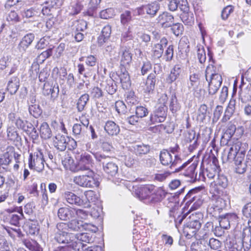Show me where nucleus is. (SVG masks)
<instances>
[{"label":"nucleus","instance_id":"473e14b6","mask_svg":"<svg viewBox=\"0 0 251 251\" xmlns=\"http://www.w3.org/2000/svg\"><path fill=\"white\" fill-rule=\"evenodd\" d=\"M91 157L90 155H81L79 163V167L80 170H89L91 166Z\"/></svg>","mask_w":251,"mask_h":251},{"label":"nucleus","instance_id":"603ef678","mask_svg":"<svg viewBox=\"0 0 251 251\" xmlns=\"http://www.w3.org/2000/svg\"><path fill=\"white\" fill-rule=\"evenodd\" d=\"M6 20L10 24H13L20 21V17L15 11H11L6 15Z\"/></svg>","mask_w":251,"mask_h":251},{"label":"nucleus","instance_id":"f03ea898","mask_svg":"<svg viewBox=\"0 0 251 251\" xmlns=\"http://www.w3.org/2000/svg\"><path fill=\"white\" fill-rule=\"evenodd\" d=\"M45 162L44 155L41 150H37L34 153L30 154L28 159V166L30 169L40 172L44 169Z\"/></svg>","mask_w":251,"mask_h":251},{"label":"nucleus","instance_id":"4d7b16f0","mask_svg":"<svg viewBox=\"0 0 251 251\" xmlns=\"http://www.w3.org/2000/svg\"><path fill=\"white\" fill-rule=\"evenodd\" d=\"M223 210L220 209L218 207L214 206L213 204H210L207 208V212L212 216L215 217H219L221 215H220Z\"/></svg>","mask_w":251,"mask_h":251},{"label":"nucleus","instance_id":"4c0bfd02","mask_svg":"<svg viewBox=\"0 0 251 251\" xmlns=\"http://www.w3.org/2000/svg\"><path fill=\"white\" fill-rule=\"evenodd\" d=\"M237 156V152L234 151L232 146L227 150L225 149L224 153H223V158L226 161H231L234 160L235 161Z\"/></svg>","mask_w":251,"mask_h":251},{"label":"nucleus","instance_id":"a211bd4d","mask_svg":"<svg viewBox=\"0 0 251 251\" xmlns=\"http://www.w3.org/2000/svg\"><path fill=\"white\" fill-rule=\"evenodd\" d=\"M211 62L212 63L207 66L205 72V76L207 81H208V76L212 77L216 75H221L220 74L221 65L216 64L213 60Z\"/></svg>","mask_w":251,"mask_h":251},{"label":"nucleus","instance_id":"c03bdc74","mask_svg":"<svg viewBox=\"0 0 251 251\" xmlns=\"http://www.w3.org/2000/svg\"><path fill=\"white\" fill-rule=\"evenodd\" d=\"M89 99V96L87 94L82 95L78 100L77 108L78 111L81 112L84 108Z\"/></svg>","mask_w":251,"mask_h":251},{"label":"nucleus","instance_id":"13d9d810","mask_svg":"<svg viewBox=\"0 0 251 251\" xmlns=\"http://www.w3.org/2000/svg\"><path fill=\"white\" fill-rule=\"evenodd\" d=\"M183 231L184 236L187 238L190 239L195 236L198 230L184 225Z\"/></svg>","mask_w":251,"mask_h":251},{"label":"nucleus","instance_id":"c756f323","mask_svg":"<svg viewBox=\"0 0 251 251\" xmlns=\"http://www.w3.org/2000/svg\"><path fill=\"white\" fill-rule=\"evenodd\" d=\"M19 86V79L17 77H12L8 82L7 90L11 95H13L17 92Z\"/></svg>","mask_w":251,"mask_h":251},{"label":"nucleus","instance_id":"4be33fe9","mask_svg":"<svg viewBox=\"0 0 251 251\" xmlns=\"http://www.w3.org/2000/svg\"><path fill=\"white\" fill-rule=\"evenodd\" d=\"M235 109L236 100L232 99L229 102L221 121L225 123L229 120L234 113Z\"/></svg>","mask_w":251,"mask_h":251},{"label":"nucleus","instance_id":"c9c22d12","mask_svg":"<svg viewBox=\"0 0 251 251\" xmlns=\"http://www.w3.org/2000/svg\"><path fill=\"white\" fill-rule=\"evenodd\" d=\"M7 136L8 140L12 141L18 142L21 140L16 128L14 126H9L7 127Z\"/></svg>","mask_w":251,"mask_h":251},{"label":"nucleus","instance_id":"052dcab7","mask_svg":"<svg viewBox=\"0 0 251 251\" xmlns=\"http://www.w3.org/2000/svg\"><path fill=\"white\" fill-rule=\"evenodd\" d=\"M163 48H162L161 45L156 44L154 45L153 48V56L156 58H160L163 52Z\"/></svg>","mask_w":251,"mask_h":251},{"label":"nucleus","instance_id":"e2e57ef3","mask_svg":"<svg viewBox=\"0 0 251 251\" xmlns=\"http://www.w3.org/2000/svg\"><path fill=\"white\" fill-rule=\"evenodd\" d=\"M84 128L80 124H75L73 127V134L76 136H81L83 134Z\"/></svg>","mask_w":251,"mask_h":251},{"label":"nucleus","instance_id":"72a5a7b5","mask_svg":"<svg viewBox=\"0 0 251 251\" xmlns=\"http://www.w3.org/2000/svg\"><path fill=\"white\" fill-rule=\"evenodd\" d=\"M196 215L201 216V214H197L196 213L195 215H194V213L192 214V215L189 216V221L187 222L185 225L188 226L190 228H193L198 230L201 226V224L199 219L196 218Z\"/></svg>","mask_w":251,"mask_h":251},{"label":"nucleus","instance_id":"39448f33","mask_svg":"<svg viewBox=\"0 0 251 251\" xmlns=\"http://www.w3.org/2000/svg\"><path fill=\"white\" fill-rule=\"evenodd\" d=\"M159 158L160 162L163 165H170L171 169L175 168L181 161L180 157L177 154H175V159L173 160L172 156L170 151L165 150L160 151Z\"/></svg>","mask_w":251,"mask_h":251},{"label":"nucleus","instance_id":"9d476101","mask_svg":"<svg viewBox=\"0 0 251 251\" xmlns=\"http://www.w3.org/2000/svg\"><path fill=\"white\" fill-rule=\"evenodd\" d=\"M63 197L66 201L71 205L87 207L86 202L84 200L73 192L66 191L64 192Z\"/></svg>","mask_w":251,"mask_h":251},{"label":"nucleus","instance_id":"3c124183","mask_svg":"<svg viewBox=\"0 0 251 251\" xmlns=\"http://www.w3.org/2000/svg\"><path fill=\"white\" fill-rule=\"evenodd\" d=\"M28 110L30 114L35 118L39 117L42 114V110L39 105H31L29 106Z\"/></svg>","mask_w":251,"mask_h":251},{"label":"nucleus","instance_id":"e433bc0d","mask_svg":"<svg viewBox=\"0 0 251 251\" xmlns=\"http://www.w3.org/2000/svg\"><path fill=\"white\" fill-rule=\"evenodd\" d=\"M217 161V159L216 158H214L212 162L213 165H210L209 167L207 168L205 172H204V174H205L207 177L210 179L213 178L217 174L218 172L217 170L218 168L216 165Z\"/></svg>","mask_w":251,"mask_h":251},{"label":"nucleus","instance_id":"ea45409f","mask_svg":"<svg viewBox=\"0 0 251 251\" xmlns=\"http://www.w3.org/2000/svg\"><path fill=\"white\" fill-rule=\"evenodd\" d=\"M25 230L28 234L30 235H34L38 233L39 228L37 222L34 221L28 222L25 226Z\"/></svg>","mask_w":251,"mask_h":251},{"label":"nucleus","instance_id":"7ed1b4c3","mask_svg":"<svg viewBox=\"0 0 251 251\" xmlns=\"http://www.w3.org/2000/svg\"><path fill=\"white\" fill-rule=\"evenodd\" d=\"M92 235L88 233H81L75 235V239L71 244L72 248L75 251H83L86 245L84 243L93 242Z\"/></svg>","mask_w":251,"mask_h":251},{"label":"nucleus","instance_id":"b1692460","mask_svg":"<svg viewBox=\"0 0 251 251\" xmlns=\"http://www.w3.org/2000/svg\"><path fill=\"white\" fill-rule=\"evenodd\" d=\"M104 130L109 135H117L120 131L119 126L112 121H107L104 126Z\"/></svg>","mask_w":251,"mask_h":251},{"label":"nucleus","instance_id":"680f3d73","mask_svg":"<svg viewBox=\"0 0 251 251\" xmlns=\"http://www.w3.org/2000/svg\"><path fill=\"white\" fill-rule=\"evenodd\" d=\"M135 113L139 118H142L147 116L149 113V111L146 107L142 106H139L136 107Z\"/></svg>","mask_w":251,"mask_h":251},{"label":"nucleus","instance_id":"20e7f679","mask_svg":"<svg viewBox=\"0 0 251 251\" xmlns=\"http://www.w3.org/2000/svg\"><path fill=\"white\" fill-rule=\"evenodd\" d=\"M167 107L165 105V102L162 104L156 105L155 110L150 115V122L151 124L163 122L167 117Z\"/></svg>","mask_w":251,"mask_h":251},{"label":"nucleus","instance_id":"a19ab883","mask_svg":"<svg viewBox=\"0 0 251 251\" xmlns=\"http://www.w3.org/2000/svg\"><path fill=\"white\" fill-rule=\"evenodd\" d=\"M156 83V75L154 74H150L147 79L146 91L150 93L152 91L155 87Z\"/></svg>","mask_w":251,"mask_h":251},{"label":"nucleus","instance_id":"5701e85b","mask_svg":"<svg viewBox=\"0 0 251 251\" xmlns=\"http://www.w3.org/2000/svg\"><path fill=\"white\" fill-rule=\"evenodd\" d=\"M244 157H236L234 161L235 172L239 174H243L247 170L248 165L246 161H244Z\"/></svg>","mask_w":251,"mask_h":251},{"label":"nucleus","instance_id":"de8ad7c7","mask_svg":"<svg viewBox=\"0 0 251 251\" xmlns=\"http://www.w3.org/2000/svg\"><path fill=\"white\" fill-rule=\"evenodd\" d=\"M120 20L122 25H127L132 20L131 12L128 10L124 12L121 14Z\"/></svg>","mask_w":251,"mask_h":251},{"label":"nucleus","instance_id":"338daca9","mask_svg":"<svg viewBox=\"0 0 251 251\" xmlns=\"http://www.w3.org/2000/svg\"><path fill=\"white\" fill-rule=\"evenodd\" d=\"M126 101L128 104L131 105H135L137 103V100L134 92L130 91L127 94Z\"/></svg>","mask_w":251,"mask_h":251},{"label":"nucleus","instance_id":"aec40b11","mask_svg":"<svg viewBox=\"0 0 251 251\" xmlns=\"http://www.w3.org/2000/svg\"><path fill=\"white\" fill-rule=\"evenodd\" d=\"M102 166L103 171L108 175L109 177H114L117 175L118 172V165L113 162L112 160L105 162Z\"/></svg>","mask_w":251,"mask_h":251},{"label":"nucleus","instance_id":"4468645a","mask_svg":"<svg viewBox=\"0 0 251 251\" xmlns=\"http://www.w3.org/2000/svg\"><path fill=\"white\" fill-rule=\"evenodd\" d=\"M35 38L34 34L31 33L25 35L17 46V49L22 54L25 52L27 49L31 44Z\"/></svg>","mask_w":251,"mask_h":251},{"label":"nucleus","instance_id":"2eb2a0df","mask_svg":"<svg viewBox=\"0 0 251 251\" xmlns=\"http://www.w3.org/2000/svg\"><path fill=\"white\" fill-rule=\"evenodd\" d=\"M119 56L120 57L121 65L126 66L129 65L132 61V54L129 50L126 47H121L119 52Z\"/></svg>","mask_w":251,"mask_h":251},{"label":"nucleus","instance_id":"37998d69","mask_svg":"<svg viewBox=\"0 0 251 251\" xmlns=\"http://www.w3.org/2000/svg\"><path fill=\"white\" fill-rule=\"evenodd\" d=\"M180 18L183 23L186 25H191L194 23V18L192 12L182 13Z\"/></svg>","mask_w":251,"mask_h":251},{"label":"nucleus","instance_id":"5fc2aeb1","mask_svg":"<svg viewBox=\"0 0 251 251\" xmlns=\"http://www.w3.org/2000/svg\"><path fill=\"white\" fill-rule=\"evenodd\" d=\"M197 58L200 63L203 64L206 60V52L203 47L200 46L197 47Z\"/></svg>","mask_w":251,"mask_h":251},{"label":"nucleus","instance_id":"7c9ffc66","mask_svg":"<svg viewBox=\"0 0 251 251\" xmlns=\"http://www.w3.org/2000/svg\"><path fill=\"white\" fill-rule=\"evenodd\" d=\"M39 132L41 137L44 140L50 139L52 136L51 130L46 122H43L41 125Z\"/></svg>","mask_w":251,"mask_h":251},{"label":"nucleus","instance_id":"c85d7f7f","mask_svg":"<svg viewBox=\"0 0 251 251\" xmlns=\"http://www.w3.org/2000/svg\"><path fill=\"white\" fill-rule=\"evenodd\" d=\"M165 195V192L161 189L158 188L155 190L154 188L150 196L149 203H156L159 202L164 198Z\"/></svg>","mask_w":251,"mask_h":251},{"label":"nucleus","instance_id":"864d4df0","mask_svg":"<svg viewBox=\"0 0 251 251\" xmlns=\"http://www.w3.org/2000/svg\"><path fill=\"white\" fill-rule=\"evenodd\" d=\"M115 15V11L113 8H107L100 12V16L101 18L108 19L113 18Z\"/></svg>","mask_w":251,"mask_h":251},{"label":"nucleus","instance_id":"9b49d317","mask_svg":"<svg viewBox=\"0 0 251 251\" xmlns=\"http://www.w3.org/2000/svg\"><path fill=\"white\" fill-rule=\"evenodd\" d=\"M59 88L58 84L52 86L49 82L45 83L43 88V94L45 96L50 97L51 100L54 101L58 97Z\"/></svg>","mask_w":251,"mask_h":251},{"label":"nucleus","instance_id":"bf43d9fd","mask_svg":"<svg viewBox=\"0 0 251 251\" xmlns=\"http://www.w3.org/2000/svg\"><path fill=\"white\" fill-rule=\"evenodd\" d=\"M115 107L119 114H126L127 112V108L123 101L118 100L115 102Z\"/></svg>","mask_w":251,"mask_h":251},{"label":"nucleus","instance_id":"6e6552de","mask_svg":"<svg viewBox=\"0 0 251 251\" xmlns=\"http://www.w3.org/2000/svg\"><path fill=\"white\" fill-rule=\"evenodd\" d=\"M19 64V61L16 58H13L9 55L4 56L0 59V69L4 70L10 66L9 75H11L16 71Z\"/></svg>","mask_w":251,"mask_h":251},{"label":"nucleus","instance_id":"ddd939ff","mask_svg":"<svg viewBox=\"0 0 251 251\" xmlns=\"http://www.w3.org/2000/svg\"><path fill=\"white\" fill-rule=\"evenodd\" d=\"M244 133V129L242 126L238 127L236 128V126L233 124L229 123L226 126V130L222 139L226 138L227 141L229 140L233 135L236 133L238 134V137L241 136Z\"/></svg>","mask_w":251,"mask_h":251},{"label":"nucleus","instance_id":"cd10ccee","mask_svg":"<svg viewBox=\"0 0 251 251\" xmlns=\"http://www.w3.org/2000/svg\"><path fill=\"white\" fill-rule=\"evenodd\" d=\"M191 251H208V241L201 239L197 242H194L191 246Z\"/></svg>","mask_w":251,"mask_h":251},{"label":"nucleus","instance_id":"79ce46f5","mask_svg":"<svg viewBox=\"0 0 251 251\" xmlns=\"http://www.w3.org/2000/svg\"><path fill=\"white\" fill-rule=\"evenodd\" d=\"M59 0H47L44 2L46 5L44 6L42 9V12L43 15H48L50 11V9L57 6V3Z\"/></svg>","mask_w":251,"mask_h":251},{"label":"nucleus","instance_id":"09e8293b","mask_svg":"<svg viewBox=\"0 0 251 251\" xmlns=\"http://www.w3.org/2000/svg\"><path fill=\"white\" fill-rule=\"evenodd\" d=\"M25 245L31 251H43L42 248L34 240H32L31 241H26Z\"/></svg>","mask_w":251,"mask_h":251},{"label":"nucleus","instance_id":"1a4fd4ad","mask_svg":"<svg viewBox=\"0 0 251 251\" xmlns=\"http://www.w3.org/2000/svg\"><path fill=\"white\" fill-rule=\"evenodd\" d=\"M155 188L153 185H144L136 189L135 194L141 200L145 201V202L149 203L150 196Z\"/></svg>","mask_w":251,"mask_h":251},{"label":"nucleus","instance_id":"2f4dec72","mask_svg":"<svg viewBox=\"0 0 251 251\" xmlns=\"http://www.w3.org/2000/svg\"><path fill=\"white\" fill-rule=\"evenodd\" d=\"M201 190L200 188L198 187L189 190L185 197V200L187 201V202H193L201 196Z\"/></svg>","mask_w":251,"mask_h":251},{"label":"nucleus","instance_id":"393cba45","mask_svg":"<svg viewBox=\"0 0 251 251\" xmlns=\"http://www.w3.org/2000/svg\"><path fill=\"white\" fill-rule=\"evenodd\" d=\"M156 20L163 26L169 27L173 24L174 17L168 12H163L158 17Z\"/></svg>","mask_w":251,"mask_h":251},{"label":"nucleus","instance_id":"0eeeda50","mask_svg":"<svg viewBox=\"0 0 251 251\" xmlns=\"http://www.w3.org/2000/svg\"><path fill=\"white\" fill-rule=\"evenodd\" d=\"M82 221L74 219L67 223H60L57 224L56 228L60 230L66 229L69 232L72 231H78L82 230Z\"/></svg>","mask_w":251,"mask_h":251},{"label":"nucleus","instance_id":"f704fd0d","mask_svg":"<svg viewBox=\"0 0 251 251\" xmlns=\"http://www.w3.org/2000/svg\"><path fill=\"white\" fill-rule=\"evenodd\" d=\"M197 167V163H193L185 170L183 175L190 178L188 180L190 182H194L197 179V174L195 173V170Z\"/></svg>","mask_w":251,"mask_h":251},{"label":"nucleus","instance_id":"6e6d98bb","mask_svg":"<svg viewBox=\"0 0 251 251\" xmlns=\"http://www.w3.org/2000/svg\"><path fill=\"white\" fill-rule=\"evenodd\" d=\"M93 154L97 161L101 162L102 166L105 162H107L109 160H112L108 155H106L100 152H96L93 153Z\"/></svg>","mask_w":251,"mask_h":251},{"label":"nucleus","instance_id":"0e129e2a","mask_svg":"<svg viewBox=\"0 0 251 251\" xmlns=\"http://www.w3.org/2000/svg\"><path fill=\"white\" fill-rule=\"evenodd\" d=\"M87 22L84 20L77 21L75 25V31L76 32H81L87 28Z\"/></svg>","mask_w":251,"mask_h":251},{"label":"nucleus","instance_id":"58836bf2","mask_svg":"<svg viewBox=\"0 0 251 251\" xmlns=\"http://www.w3.org/2000/svg\"><path fill=\"white\" fill-rule=\"evenodd\" d=\"M185 140L187 142L194 141L193 145L189 146V149L191 151L195 149L197 146V138H196V132L194 130L188 131L185 134Z\"/></svg>","mask_w":251,"mask_h":251},{"label":"nucleus","instance_id":"dca6fc26","mask_svg":"<svg viewBox=\"0 0 251 251\" xmlns=\"http://www.w3.org/2000/svg\"><path fill=\"white\" fill-rule=\"evenodd\" d=\"M159 8V4L154 1L148 4L143 5L139 8V10L142 11L144 13L150 15L151 17H153L156 14Z\"/></svg>","mask_w":251,"mask_h":251},{"label":"nucleus","instance_id":"a878e982","mask_svg":"<svg viewBox=\"0 0 251 251\" xmlns=\"http://www.w3.org/2000/svg\"><path fill=\"white\" fill-rule=\"evenodd\" d=\"M234 151L237 152V157H245V152L248 148V145L240 141H236L232 145Z\"/></svg>","mask_w":251,"mask_h":251},{"label":"nucleus","instance_id":"bb28decb","mask_svg":"<svg viewBox=\"0 0 251 251\" xmlns=\"http://www.w3.org/2000/svg\"><path fill=\"white\" fill-rule=\"evenodd\" d=\"M207 106L205 104H202L200 106L198 109V115L197 119L201 123L206 124L209 122L210 117L207 118Z\"/></svg>","mask_w":251,"mask_h":251},{"label":"nucleus","instance_id":"49530a36","mask_svg":"<svg viewBox=\"0 0 251 251\" xmlns=\"http://www.w3.org/2000/svg\"><path fill=\"white\" fill-rule=\"evenodd\" d=\"M213 182L215 186L222 188H226L228 185L227 179L224 175L218 176L216 180H214Z\"/></svg>","mask_w":251,"mask_h":251},{"label":"nucleus","instance_id":"f257e3e1","mask_svg":"<svg viewBox=\"0 0 251 251\" xmlns=\"http://www.w3.org/2000/svg\"><path fill=\"white\" fill-rule=\"evenodd\" d=\"M93 172L89 171L88 175H83L74 177V182L82 187L93 188L98 187L99 182L94 178Z\"/></svg>","mask_w":251,"mask_h":251},{"label":"nucleus","instance_id":"8fccbe9b","mask_svg":"<svg viewBox=\"0 0 251 251\" xmlns=\"http://www.w3.org/2000/svg\"><path fill=\"white\" fill-rule=\"evenodd\" d=\"M50 43V37L44 36L41 38L35 46V49L42 50L46 48Z\"/></svg>","mask_w":251,"mask_h":251},{"label":"nucleus","instance_id":"6ab92c4d","mask_svg":"<svg viewBox=\"0 0 251 251\" xmlns=\"http://www.w3.org/2000/svg\"><path fill=\"white\" fill-rule=\"evenodd\" d=\"M248 226L243 228L242 235L245 250H250L251 248V220L248 221Z\"/></svg>","mask_w":251,"mask_h":251},{"label":"nucleus","instance_id":"f8f14e48","mask_svg":"<svg viewBox=\"0 0 251 251\" xmlns=\"http://www.w3.org/2000/svg\"><path fill=\"white\" fill-rule=\"evenodd\" d=\"M219 225L225 229H227L231 226H234L237 222L238 217L234 214H227L226 215H221L219 217Z\"/></svg>","mask_w":251,"mask_h":251},{"label":"nucleus","instance_id":"a18cd8bd","mask_svg":"<svg viewBox=\"0 0 251 251\" xmlns=\"http://www.w3.org/2000/svg\"><path fill=\"white\" fill-rule=\"evenodd\" d=\"M134 149L137 154L142 155L149 152L150 147L149 145L145 144L138 145L134 147Z\"/></svg>","mask_w":251,"mask_h":251},{"label":"nucleus","instance_id":"f3484780","mask_svg":"<svg viewBox=\"0 0 251 251\" xmlns=\"http://www.w3.org/2000/svg\"><path fill=\"white\" fill-rule=\"evenodd\" d=\"M68 140L69 138L67 136L58 134L53 141L54 146L59 151H64L66 149Z\"/></svg>","mask_w":251,"mask_h":251},{"label":"nucleus","instance_id":"774afa93","mask_svg":"<svg viewBox=\"0 0 251 251\" xmlns=\"http://www.w3.org/2000/svg\"><path fill=\"white\" fill-rule=\"evenodd\" d=\"M233 10L234 7L232 5H228L225 7L223 9L221 13V17L222 19L224 20H226L229 15L233 12Z\"/></svg>","mask_w":251,"mask_h":251},{"label":"nucleus","instance_id":"423d86ee","mask_svg":"<svg viewBox=\"0 0 251 251\" xmlns=\"http://www.w3.org/2000/svg\"><path fill=\"white\" fill-rule=\"evenodd\" d=\"M54 239L58 243L67 244L66 246H70L72 248L71 244L74 241L72 238H73V235L69 233V231L66 229L60 230L57 229Z\"/></svg>","mask_w":251,"mask_h":251},{"label":"nucleus","instance_id":"69168bd1","mask_svg":"<svg viewBox=\"0 0 251 251\" xmlns=\"http://www.w3.org/2000/svg\"><path fill=\"white\" fill-rule=\"evenodd\" d=\"M211 204H213L214 206H217L222 210H223L226 205V201L219 197L216 198L215 200H213Z\"/></svg>","mask_w":251,"mask_h":251},{"label":"nucleus","instance_id":"412c9836","mask_svg":"<svg viewBox=\"0 0 251 251\" xmlns=\"http://www.w3.org/2000/svg\"><path fill=\"white\" fill-rule=\"evenodd\" d=\"M75 209L63 207L60 208L57 212L58 217L61 220L66 221L74 218Z\"/></svg>","mask_w":251,"mask_h":251}]
</instances>
